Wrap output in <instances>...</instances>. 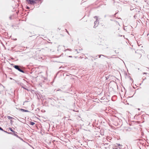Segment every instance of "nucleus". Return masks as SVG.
I'll use <instances>...</instances> for the list:
<instances>
[{"instance_id":"nucleus-1","label":"nucleus","mask_w":149,"mask_h":149,"mask_svg":"<svg viewBox=\"0 0 149 149\" xmlns=\"http://www.w3.org/2000/svg\"><path fill=\"white\" fill-rule=\"evenodd\" d=\"M14 67L15 69L18 70L20 72L24 73V71L21 69L20 66L18 65H15Z\"/></svg>"},{"instance_id":"nucleus-2","label":"nucleus","mask_w":149,"mask_h":149,"mask_svg":"<svg viewBox=\"0 0 149 149\" xmlns=\"http://www.w3.org/2000/svg\"><path fill=\"white\" fill-rule=\"evenodd\" d=\"M94 17L95 18H96V20L94 22V24L95 25L94 26V28H95L98 25L99 22L98 21H97V16H95Z\"/></svg>"},{"instance_id":"nucleus-3","label":"nucleus","mask_w":149,"mask_h":149,"mask_svg":"<svg viewBox=\"0 0 149 149\" xmlns=\"http://www.w3.org/2000/svg\"><path fill=\"white\" fill-rule=\"evenodd\" d=\"M27 3L31 4H34L36 3L35 1L33 0H26Z\"/></svg>"},{"instance_id":"nucleus-4","label":"nucleus","mask_w":149,"mask_h":149,"mask_svg":"<svg viewBox=\"0 0 149 149\" xmlns=\"http://www.w3.org/2000/svg\"><path fill=\"white\" fill-rule=\"evenodd\" d=\"M130 97H129L127 99V100H126L125 101V104H127V105H129L130 103V102L129 101V98Z\"/></svg>"},{"instance_id":"nucleus-5","label":"nucleus","mask_w":149,"mask_h":149,"mask_svg":"<svg viewBox=\"0 0 149 149\" xmlns=\"http://www.w3.org/2000/svg\"><path fill=\"white\" fill-rule=\"evenodd\" d=\"M20 110L23 112H29V111L27 110H26L22 109H21Z\"/></svg>"},{"instance_id":"nucleus-6","label":"nucleus","mask_w":149,"mask_h":149,"mask_svg":"<svg viewBox=\"0 0 149 149\" xmlns=\"http://www.w3.org/2000/svg\"><path fill=\"white\" fill-rule=\"evenodd\" d=\"M0 130H2V131H3L4 132H6V133H7L8 134H12V133L11 132H7V131H5L1 127H0Z\"/></svg>"},{"instance_id":"nucleus-7","label":"nucleus","mask_w":149,"mask_h":149,"mask_svg":"<svg viewBox=\"0 0 149 149\" xmlns=\"http://www.w3.org/2000/svg\"><path fill=\"white\" fill-rule=\"evenodd\" d=\"M14 135L15 136H16L17 137H18L19 139H22L17 134H16L15 133H14Z\"/></svg>"},{"instance_id":"nucleus-8","label":"nucleus","mask_w":149,"mask_h":149,"mask_svg":"<svg viewBox=\"0 0 149 149\" xmlns=\"http://www.w3.org/2000/svg\"><path fill=\"white\" fill-rule=\"evenodd\" d=\"M35 124V123L33 122H31V121L30 122V124L32 125H34Z\"/></svg>"},{"instance_id":"nucleus-9","label":"nucleus","mask_w":149,"mask_h":149,"mask_svg":"<svg viewBox=\"0 0 149 149\" xmlns=\"http://www.w3.org/2000/svg\"><path fill=\"white\" fill-rule=\"evenodd\" d=\"M101 56H103L104 57H107V56H105V55H99V58H100Z\"/></svg>"},{"instance_id":"nucleus-10","label":"nucleus","mask_w":149,"mask_h":149,"mask_svg":"<svg viewBox=\"0 0 149 149\" xmlns=\"http://www.w3.org/2000/svg\"><path fill=\"white\" fill-rule=\"evenodd\" d=\"M10 130L13 132H14V133H15V132L14 131V130L11 128H9Z\"/></svg>"},{"instance_id":"nucleus-11","label":"nucleus","mask_w":149,"mask_h":149,"mask_svg":"<svg viewBox=\"0 0 149 149\" xmlns=\"http://www.w3.org/2000/svg\"><path fill=\"white\" fill-rule=\"evenodd\" d=\"M8 118L9 119H10L12 118V117L10 116H8Z\"/></svg>"},{"instance_id":"nucleus-12","label":"nucleus","mask_w":149,"mask_h":149,"mask_svg":"<svg viewBox=\"0 0 149 149\" xmlns=\"http://www.w3.org/2000/svg\"><path fill=\"white\" fill-rule=\"evenodd\" d=\"M70 50V51H71V49H66L65 50V51H66V50Z\"/></svg>"},{"instance_id":"nucleus-13","label":"nucleus","mask_w":149,"mask_h":149,"mask_svg":"<svg viewBox=\"0 0 149 149\" xmlns=\"http://www.w3.org/2000/svg\"><path fill=\"white\" fill-rule=\"evenodd\" d=\"M76 51L77 52V53H80L78 51L77 49H76Z\"/></svg>"},{"instance_id":"nucleus-14","label":"nucleus","mask_w":149,"mask_h":149,"mask_svg":"<svg viewBox=\"0 0 149 149\" xmlns=\"http://www.w3.org/2000/svg\"><path fill=\"white\" fill-rule=\"evenodd\" d=\"M11 17H12L11 16H10V17H9V19H11Z\"/></svg>"},{"instance_id":"nucleus-15","label":"nucleus","mask_w":149,"mask_h":149,"mask_svg":"<svg viewBox=\"0 0 149 149\" xmlns=\"http://www.w3.org/2000/svg\"><path fill=\"white\" fill-rule=\"evenodd\" d=\"M20 86H21V87H22V88H23L24 87H23V86H22L21 84H20Z\"/></svg>"},{"instance_id":"nucleus-16","label":"nucleus","mask_w":149,"mask_h":149,"mask_svg":"<svg viewBox=\"0 0 149 149\" xmlns=\"http://www.w3.org/2000/svg\"><path fill=\"white\" fill-rule=\"evenodd\" d=\"M20 86H21V87H22V88H23L24 87H23V86H22L21 84H20Z\"/></svg>"},{"instance_id":"nucleus-17","label":"nucleus","mask_w":149,"mask_h":149,"mask_svg":"<svg viewBox=\"0 0 149 149\" xmlns=\"http://www.w3.org/2000/svg\"><path fill=\"white\" fill-rule=\"evenodd\" d=\"M66 32H67V33H68V31L66 29Z\"/></svg>"},{"instance_id":"nucleus-18","label":"nucleus","mask_w":149,"mask_h":149,"mask_svg":"<svg viewBox=\"0 0 149 149\" xmlns=\"http://www.w3.org/2000/svg\"><path fill=\"white\" fill-rule=\"evenodd\" d=\"M69 57H72V56H69Z\"/></svg>"},{"instance_id":"nucleus-19","label":"nucleus","mask_w":149,"mask_h":149,"mask_svg":"<svg viewBox=\"0 0 149 149\" xmlns=\"http://www.w3.org/2000/svg\"><path fill=\"white\" fill-rule=\"evenodd\" d=\"M23 88H24V89H26L24 87ZM26 90H27V89H26Z\"/></svg>"},{"instance_id":"nucleus-20","label":"nucleus","mask_w":149,"mask_h":149,"mask_svg":"<svg viewBox=\"0 0 149 149\" xmlns=\"http://www.w3.org/2000/svg\"><path fill=\"white\" fill-rule=\"evenodd\" d=\"M26 8H27V9L29 8V7H27Z\"/></svg>"},{"instance_id":"nucleus-21","label":"nucleus","mask_w":149,"mask_h":149,"mask_svg":"<svg viewBox=\"0 0 149 149\" xmlns=\"http://www.w3.org/2000/svg\"><path fill=\"white\" fill-rule=\"evenodd\" d=\"M118 146H120V144H118Z\"/></svg>"},{"instance_id":"nucleus-22","label":"nucleus","mask_w":149,"mask_h":149,"mask_svg":"<svg viewBox=\"0 0 149 149\" xmlns=\"http://www.w3.org/2000/svg\"><path fill=\"white\" fill-rule=\"evenodd\" d=\"M10 79H12V78H10Z\"/></svg>"},{"instance_id":"nucleus-23","label":"nucleus","mask_w":149,"mask_h":149,"mask_svg":"<svg viewBox=\"0 0 149 149\" xmlns=\"http://www.w3.org/2000/svg\"><path fill=\"white\" fill-rule=\"evenodd\" d=\"M57 90V91H59V90Z\"/></svg>"},{"instance_id":"nucleus-24","label":"nucleus","mask_w":149,"mask_h":149,"mask_svg":"<svg viewBox=\"0 0 149 149\" xmlns=\"http://www.w3.org/2000/svg\"><path fill=\"white\" fill-rule=\"evenodd\" d=\"M115 149H118V148H116Z\"/></svg>"}]
</instances>
